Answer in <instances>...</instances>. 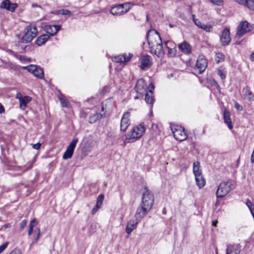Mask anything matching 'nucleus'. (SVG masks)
Returning <instances> with one entry per match:
<instances>
[{"label": "nucleus", "mask_w": 254, "mask_h": 254, "mask_svg": "<svg viewBox=\"0 0 254 254\" xmlns=\"http://www.w3.org/2000/svg\"><path fill=\"white\" fill-rule=\"evenodd\" d=\"M192 20H193L194 23V21H196L197 20V19H195V15L194 14H192Z\"/></svg>", "instance_id": "nucleus-59"}, {"label": "nucleus", "mask_w": 254, "mask_h": 254, "mask_svg": "<svg viewBox=\"0 0 254 254\" xmlns=\"http://www.w3.org/2000/svg\"><path fill=\"white\" fill-rule=\"evenodd\" d=\"M35 162V158H34L32 161L29 162L27 163L26 165L25 166V170H28L30 169H31L33 167V164Z\"/></svg>", "instance_id": "nucleus-40"}, {"label": "nucleus", "mask_w": 254, "mask_h": 254, "mask_svg": "<svg viewBox=\"0 0 254 254\" xmlns=\"http://www.w3.org/2000/svg\"><path fill=\"white\" fill-rule=\"evenodd\" d=\"M199 28H201L202 26V24L203 23H201L200 21H199L198 19L196 21H194V23Z\"/></svg>", "instance_id": "nucleus-51"}, {"label": "nucleus", "mask_w": 254, "mask_h": 254, "mask_svg": "<svg viewBox=\"0 0 254 254\" xmlns=\"http://www.w3.org/2000/svg\"><path fill=\"white\" fill-rule=\"evenodd\" d=\"M7 53L15 57V58L19 59L20 60H22L23 57L22 56L18 55L16 53H15V52H14L13 51H12L11 50H8L7 51Z\"/></svg>", "instance_id": "nucleus-41"}, {"label": "nucleus", "mask_w": 254, "mask_h": 254, "mask_svg": "<svg viewBox=\"0 0 254 254\" xmlns=\"http://www.w3.org/2000/svg\"><path fill=\"white\" fill-rule=\"evenodd\" d=\"M23 69L33 74L36 77L42 79L44 78V70L40 66L34 64H30L27 66H23Z\"/></svg>", "instance_id": "nucleus-8"}, {"label": "nucleus", "mask_w": 254, "mask_h": 254, "mask_svg": "<svg viewBox=\"0 0 254 254\" xmlns=\"http://www.w3.org/2000/svg\"><path fill=\"white\" fill-rule=\"evenodd\" d=\"M130 113L128 111L126 112L123 115L120 123V130L122 131H125L130 124Z\"/></svg>", "instance_id": "nucleus-13"}, {"label": "nucleus", "mask_w": 254, "mask_h": 254, "mask_svg": "<svg viewBox=\"0 0 254 254\" xmlns=\"http://www.w3.org/2000/svg\"><path fill=\"white\" fill-rule=\"evenodd\" d=\"M9 226V224H5V225H4V227L5 228H8Z\"/></svg>", "instance_id": "nucleus-61"}, {"label": "nucleus", "mask_w": 254, "mask_h": 254, "mask_svg": "<svg viewBox=\"0 0 254 254\" xmlns=\"http://www.w3.org/2000/svg\"><path fill=\"white\" fill-rule=\"evenodd\" d=\"M244 96L249 101L253 100V95L252 92L250 91V87L248 86L244 87L242 90Z\"/></svg>", "instance_id": "nucleus-23"}, {"label": "nucleus", "mask_w": 254, "mask_h": 254, "mask_svg": "<svg viewBox=\"0 0 254 254\" xmlns=\"http://www.w3.org/2000/svg\"><path fill=\"white\" fill-rule=\"evenodd\" d=\"M154 86L152 84L147 87L145 81L143 79L140 78L136 82L135 90L137 93L143 95L148 89L151 88L154 89Z\"/></svg>", "instance_id": "nucleus-7"}, {"label": "nucleus", "mask_w": 254, "mask_h": 254, "mask_svg": "<svg viewBox=\"0 0 254 254\" xmlns=\"http://www.w3.org/2000/svg\"><path fill=\"white\" fill-rule=\"evenodd\" d=\"M41 146V144L40 143L38 142L36 144H33L32 147H33V148H34L35 149L38 150L40 148Z\"/></svg>", "instance_id": "nucleus-49"}, {"label": "nucleus", "mask_w": 254, "mask_h": 254, "mask_svg": "<svg viewBox=\"0 0 254 254\" xmlns=\"http://www.w3.org/2000/svg\"><path fill=\"white\" fill-rule=\"evenodd\" d=\"M130 58L126 57L125 55H120L114 58V61L117 63L126 62L129 61Z\"/></svg>", "instance_id": "nucleus-29"}, {"label": "nucleus", "mask_w": 254, "mask_h": 254, "mask_svg": "<svg viewBox=\"0 0 254 254\" xmlns=\"http://www.w3.org/2000/svg\"><path fill=\"white\" fill-rule=\"evenodd\" d=\"M1 62L2 63H4L5 62H4V61H3L2 60H1Z\"/></svg>", "instance_id": "nucleus-63"}, {"label": "nucleus", "mask_w": 254, "mask_h": 254, "mask_svg": "<svg viewBox=\"0 0 254 254\" xmlns=\"http://www.w3.org/2000/svg\"><path fill=\"white\" fill-rule=\"evenodd\" d=\"M137 214V211L135 215V218L130 219L127 223L126 227V232L127 234H130L133 230L136 229L137 226L142 218H140Z\"/></svg>", "instance_id": "nucleus-12"}, {"label": "nucleus", "mask_w": 254, "mask_h": 254, "mask_svg": "<svg viewBox=\"0 0 254 254\" xmlns=\"http://www.w3.org/2000/svg\"><path fill=\"white\" fill-rule=\"evenodd\" d=\"M210 84L211 86H214L215 87V88L220 92V90H221V88L219 86V85L218 84V83H217V82L213 79L212 80H210Z\"/></svg>", "instance_id": "nucleus-38"}, {"label": "nucleus", "mask_w": 254, "mask_h": 254, "mask_svg": "<svg viewBox=\"0 0 254 254\" xmlns=\"http://www.w3.org/2000/svg\"><path fill=\"white\" fill-rule=\"evenodd\" d=\"M240 253L239 245H230L227 246L226 254H239Z\"/></svg>", "instance_id": "nucleus-19"}, {"label": "nucleus", "mask_w": 254, "mask_h": 254, "mask_svg": "<svg viewBox=\"0 0 254 254\" xmlns=\"http://www.w3.org/2000/svg\"><path fill=\"white\" fill-rule=\"evenodd\" d=\"M50 38V35L48 34H43L37 38L35 43L39 46L44 44Z\"/></svg>", "instance_id": "nucleus-24"}, {"label": "nucleus", "mask_w": 254, "mask_h": 254, "mask_svg": "<svg viewBox=\"0 0 254 254\" xmlns=\"http://www.w3.org/2000/svg\"><path fill=\"white\" fill-rule=\"evenodd\" d=\"M179 49L183 53L189 54L190 53L191 47L187 42H183L178 45Z\"/></svg>", "instance_id": "nucleus-22"}, {"label": "nucleus", "mask_w": 254, "mask_h": 254, "mask_svg": "<svg viewBox=\"0 0 254 254\" xmlns=\"http://www.w3.org/2000/svg\"><path fill=\"white\" fill-rule=\"evenodd\" d=\"M246 204L247 206L248 207L250 211H251V210H254V204L250 199H247Z\"/></svg>", "instance_id": "nucleus-39"}, {"label": "nucleus", "mask_w": 254, "mask_h": 254, "mask_svg": "<svg viewBox=\"0 0 254 254\" xmlns=\"http://www.w3.org/2000/svg\"><path fill=\"white\" fill-rule=\"evenodd\" d=\"M210 1L214 4L219 6L222 5L223 2V1L222 0H211Z\"/></svg>", "instance_id": "nucleus-43"}, {"label": "nucleus", "mask_w": 254, "mask_h": 254, "mask_svg": "<svg viewBox=\"0 0 254 254\" xmlns=\"http://www.w3.org/2000/svg\"><path fill=\"white\" fill-rule=\"evenodd\" d=\"M251 60L252 61H254V52L251 55Z\"/></svg>", "instance_id": "nucleus-58"}, {"label": "nucleus", "mask_w": 254, "mask_h": 254, "mask_svg": "<svg viewBox=\"0 0 254 254\" xmlns=\"http://www.w3.org/2000/svg\"><path fill=\"white\" fill-rule=\"evenodd\" d=\"M153 89H149L146 91L145 94V100L146 103L148 104H150L151 107H152V105L154 103V99L153 96V92L152 90Z\"/></svg>", "instance_id": "nucleus-20"}, {"label": "nucleus", "mask_w": 254, "mask_h": 254, "mask_svg": "<svg viewBox=\"0 0 254 254\" xmlns=\"http://www.w3.org/2000/svg\"><path fill=\"white\" fill-rule=\"evenodd\" d=\"M144 192L142 195L141 202L136 211L137 214L140 218H143L151 209L154 203V195L145 187L144 188Z\"/></svg>", "instance_id": "nucleus-2"}, {"label": "nucleus", "mask_w": 254, "mask_h": 254, "mask_svg": "<svg viewBox=\"0 0 254 254\" xmlns=\"http://www.w3.org/2000/svg\"><path fill=\"white\" fill-rule=\"evenodd\" d=\"M217 74L220 77L221 79L223 80L225 79L226 75L225 73L220 69H218L217 70Z\"/></svg>", "instance_id": "nucleus-42"}, {"label": "nucleus", "mask_w": 254, "mask_h": 254, "mask_svg": "<svg viewBox=\"0 0 254 254\" xmlns=\"http://www.w3.org/2000/svg\"><path fill=\"white\" fill-rule=\"evenodd\" d=\"M212 26L209 24H203L202 26L200 28L204 30L206 32H210V30L212 29Z\"/></svg>", "instance_id": "nucleus-37"}, {"label": "nucleus", "mask_w": 254, "mask_h": 254, "mask_svg": "<svg viewBox=\"0 0 254 254\" xmlns=\"http://www.w3.org/2000/svg\"><path fill=\"white\" fill-rule=\"evenodd\" d=\"M102 115L100 113H96L94 114H91L89 116L88 121L90 124H93L96 122L98 120L101 119Z\"/></svg>", "instance_id": "nucleus-25"}, {"label": "nucleus", "mask_w": 254, "mask_h": 254, "mask_svg": "<svg viewBox=\"0 0 254 254\" xmlns=\"http://www.w3.org/2000/svg\"><path fill=\"white\" fill-rule=\"evenodd\" d=\"M123 4H119L112 6L110 9V13L115 16H120L124 14V9H123Z\"/></svg>", "instance_id": "nucleus-18"}, {"label": "nucleus", "mask_w": 254, "mask_h": 254, "mask_svg": "<svg viewBox=\"0 0 254 254\" xmlns=\"http://www.w3.org/2000/svg\"><path fill=\"white\" fill-rule=\"evenodd\" d=\"M78 140V139L77 137L74 138L72 140L63 154V158L64 159L66 160L71 158Z\"/></svg>", "instance_id": "nucleus-11"}, {"label": "nucleus", "mask_w": 254, "mask_h": 254, "mask_svg": "<svg viewBox=\"0 0 254 254\" xmlns=\"http://www.w3.org/2000/svg\"><path fill=\"white\" fill-rule=\"evenodd\" d=\"M36 230L37 231V235L35 237H34V238L33 239V240L30 245V246H31L32 245H33L34 244L37 243L39 239V238H40V229L39 228H37L36 229Z\"/></svg>", "instance_id": "nucleus-36"}, {"label": "nucleus", "mask_w": 254, "mask_h": 254, "mask_svg": "<svg viewBox=\"0 0 254 254\" xmlns=\"http://www.w3.org/2000/svg\"><path fill=\"white\" fill-rule=\"evenodd\" d=\"M245 5L248 7L250 10H254V0H247Z\"/></svg>", "instance_id": "nucleus-32"}, {"label": "nucleus", "mask_w": 254, "mask_h": 254, "mask_svg": "<svg viewBox=\"0 0 254 254\" xmlns=\"http://www.w3.org/2000/svg\"><path fill=\"white\" fill-rule=\"evenodd\" d=\"M145 128L143 124H139L132 127L126 135L127 140L140 138L145 133Z\"/></svg>", "instance_id": "nucleus-4"}, {"label": "nucleus", "mask_w": 254, "mask_h": 254, "mask_svg": "<svg viewBox=\"0 0 254 254\" xmlns=\"http://www.w3.org/2000/svg\"><path fill=\"white\" fill-rule=\"evenodd\" d=\"M27 220L24 219V220H22V221L21 222L19 228H20V230H22L24 229V228L25 227V226L27 225Z\"/></svg>", "instance_id": "nucleus-44"}, {"label": "nucleus", "mask_w": 254, "mask_h": 254, "mask_svg": "<svg viewBox=\"0 0 254 254\" xmlns=\"http://www.w3.org/2000/svg\"><path fill=\"white\" fill-rule=\"evenodd\" d=\"M168 54L170 55H172V52L173 51V49H171L170 48H168Z\"/></svg>", "instance_id": "nucleus-57"}, {"label": "nucleus", "mask_w": 254, "mask_h": 254, "mask_svg": "<svg viewBox=\"0 0 254 254\" xmlns=\"http://www.w3.org/2000/svg\"><path fill=\"white\" fill-rule=\"evenodd\" d=\"M207 66V60L203 55H199L197 59L194 69L198 70V73L201 74L205 70Z\"/></svg>", "instance_id": "nucleus-10"}, {"label": "nucleus", "mask_w": 254, "mask_h": 254, "mask_svg": "<svg viewBox=\"0 0 254 254\" xmlns=\"http://www.w3.org/2000/svg\"><path fill=\"white\" fill-rule=\"evenodd\" d=\"M4 109L3 106L1 105V103H0V114H2L4 113Z\"/></svg>", "instance_id": "nucleus-55"}, {"label": "nucleus", "mask_w": 254, "mask_h": 254, "mask_svg": "<svg viewBox=\"0 0 254 254\" xmlns=\"http://www.w3.org/2000/svg\"><path fill=\"white\" fill-rule=\"evenodd\" d=\"M17 6V3H11L10 0H3L1 3L0 8L5 9L11 12H14Z\"/></svg>", "instance_id": "nucleus-15"}, {"label": "nucleus", "mask_w": 254, "mask_h": 254, "mask_svg": "<svg viewBox=\"0 0 254 254\" xmlns=\"http://www.w3.org/2000/svg\"><path fill=\"white\" fill-rule=\"evenodd\" d=\"M36 223V221L35 219H33L29 225V230L28 232V234L29 236L32 235L33 231V227L34 226V224Z\"/></svg>", "instance_id": "nucleus-34"}, {"label": "nucleus", "mask_w": 254, "mask_h": 254, "mask_svg": "<svg viewBox=\"0 0 254 254\" xmlns=\"http://www.w3.org/2000/svg\"><path fill=\"white\" fill-rule=\"evenodd\" d=\"M104 198V195L103 194H100L97 197V201H96V207L100 208L103 200Z\"/></svg>", "instance_id": "nucleus-31"}, {"label": "nucleus", "mask_w": 254, "mask_h": 254, "mask_svg": "<svg viewBox=\"0 0 254 254\" xmlns=\"http://www.w3.org/2000/svg\"><path fill=\"white\" fill-rule=\"evenodd\" d=\"M223 119L225 124L228 126L229 129L233 128V125L230 118V113L227 109H225L223 112Z\"/></svg>", "instance_id": "nucleus-21"}, {"label": "nucleus", "mask_w": 254, "mask_h": 254, "mask_svg": "<svg viewBox=\"0 0 254 254\" xmlns=\"http://www.w3.org/2000/svg\"><path fill=\"white\" fill-rule=\"evenodd\" d=\"M225 56L221 53H217L215 55V60L217 63H219L224 61Z\"/></svg>", "instance_id": "nucleus-30"}, {"label": "nucleus", "mask_w": 254, "mask_h": 254, "mask_svg": "<svg viewBox=\"0 0 254 254\" xmlns=\"http://www.w3.org/2000/svg\"><path fill=\"white\" fill-rule=\"evenodd\" d=\"M31 98L30 97L28 96H24V99L19 101L20 108L22 110H24L26 107L27 103L31 101Z\"/></svg>", "instance_id": "nucleus-27"}, {"label": "nucleus", "mask_w": 254, "mask_h": 254, "mask_svg": "<svg viewBox=\"0 0 254 254\" xmlns=\"http://www.w3.org/2000/svg\"><path fill=\"white\" fill-rule=\"evenodd\" d=\"M195 179L197 186L199 189L202 188L205 185V180L203 178L202 175H196Z\"/></svg>", "instance_id": "nucleus-26"}, {"label": "nucleus", "mask_w": 254, "mask_h": 254, "mask_svg": "<svg viewBox=\"0 0 254 254\" xmlns=\"http://www.w3.org/2000/svg\"><path fill=\"white\" fill-rule=\"evenodd\" d=\"M60 100L62 107H67V102L64 99L60 98Z\"/></svg>", "instance_id": "nucleus-45"}, {"label": "nucleus", "mask_w": 254, "mask_h": 254, "mask_svg": "<svg viewBox=\"0 0 254 254\" xmlns=\"http://www.w3.org/2000/svg\"><path fill=\"white\" fill-rule=\"evenodd\" d=\"M253 29V25L250 24L247 21H242L237 27V34L240 37H241L244 34L251 31Z\"/></svg>", "instance_id": "nucleus-9"}, {"label": "nucleus", "mask_w": 254, "mask_h": 254, "mask_svg": "<svg viewBox=\"0 0 254 254\" xmlns=\"http://www.w3.org/2000/svg\"><path fill=\"white\" fill-rule=\"evenodd\" d=\"M61 26L58 25H46L45 26L44 29L48 35L51 36H55L59 31Z\"/></svg>", "instance_id": "nucleus-16"}, {"label": "nucleus", "mask_w": 254, "mask_h": 254, "mask_svg": "<svg viewBox=\"0 0 254 254\" xmlns=\"http://www.w3.org/2000/svg\"><path fill=\"white\" fill-rule=\"evenodd\" d=\"M146 39L151 53L158 57L164 55L162 40L156 30L153 29L149 30L146 34Z\"/></svg>", "instance_id": "nucleus-1"}, {"label": "nucleus", "mask_w": 254, "mask_h": 254, "mask_svg": "<svg viewBox=\"0 0 254 254\" xmlns=\"http://www.w3.org/2000/svg\"><path fill=\"white\" fill-rule=\"evenodd\" d=\"M99 208H100L96 207V205L92 210V211H91L92 214H94L98 211V209H99Z\"/></svg>", "instance_id": "nucleus-54"}, {"label": "nucleus", "mask_w": 254, "mask_h": 254, "mask_svg": "<svg viewBox=\"0 0 254 254\" xmlns=\"http://www.w3.org/2000/svg\"><path fill=\"white\" fill-rule=\"evenodd\" d=\"M25 30L26 31L19 41V42L20 43H28L31 42L33 39L36 37L37 33V27L33 24L27 26Z\"/></svg>", "instance_id": "nucleus-5"}, {"label": "nucleus", "mask_w": 254, "mask_h": 254, "mask_svg": "<svg viewBox=\"0 0 254 254\" xmlns=\"http://www.w3.org/2000/svg\"><path fill=\"white\" fill-rule=\"evenodd\" d=\"M171 129L174 138L180 141L185 140L187 138V134L185 128L178 125L171 126Z\"/></svg>", "instance_id": "nucleus-6"}, {"label": "nucleus", "mask_w": 254, "mask_h": 254, "mask_svg": "<svg viewBox=\"0 0 254 254\" xmlns=\"http://www.w3.org/2000/svg\"><path fill=\"white\" fill-rule=\"evenodd\" d=\"M4 68H6V65H5L4 66H3Z\"/></svg>", "instance_id": "nucleus-64"}, {"label": "nucleus", "mask_w": 254, "mask_h": 254, "mask_svg": "<svg viewBox=\"0 0 254 254\" xmlns=\"http://www.w3.org/2000/svg\"><path fill=\"white\" fill-rule=\"evenodd\" d=\"M236 183L233 180H228L221 183L218 186L216 192L217 198H222L226 195L235 188Z\"/></svg>", "instance_id": "nucleus-3"}, {"label": "nucleus", "mask_w": 254, "mask_h": 254, "mask_svg": "<svg viewBox=\"0 0 254 254\" xmlns=\"http://www.w3.org/2000/svg\"><path fill=\"white\" fill-rule=\"evenodd\" d=\"M57 13L64 15H71V12L68 9H60L57 11Z\"/></svg>", "instance_id": "nucleus-35"}, {"label": "nucleus", "mask_w": 254, "mask_h": 254, "mask_svg": "<svg viewBox=\"0 0 254 254\" xmlns=\"http://www.w3.org/2000/svg\"><path fill=\"white\" fill-rule=\"evenodd\" d=\"M9 254H21V252L19 249H15L12 250Z\"/></svg>", "instance_id": "nucleus-48"}, {"label": "nucleus", "mask_w": 254, "mask_h": 254, "mask_svg": "<svg viewBox=\"0 0 254 254\" xmlns=\"http://www.w3.org/2000/svg\"><path fill=\"white\" fill-rule=\"evenodd\" d=\"M218 223V221L217 220H213L212 221V225L213 226H215L216 227L217 226V224Z\"/></svg>", "instance_id": "nucleus-56"}, {"label": "nucleus", "mask_w": 254, "mask_h": 254, "mask_svg": "<svg viewBox=\"0 0 254 254\" xmlns=\"http://www.w3.org/2000/svg\"><path fill=\"white\" fill-rule=\"evenodd\" d=\"M230 33L229 29L225 28L220 36V41L223 46L228 45L231 41Z\"/></svg>", "instance_id": "nucleus-17"}, {"label": "nucleus", "mask_w": 254, "mask_h": 254, "mask_svg": "<svg viewBox=\"0 0 254 254\" xmlns=\"http://www.w3.org/2000/svg\"><path fill=\"white\" fill-rule=\"evenodd\" d=\"M109 90H110L109 87V86H105V87L103 88V90H102V93H103V94L106 93V92H109Z\"/></svg>", "instance_id": "nucleus-52"}, {"label": "nucleus", "mask_w": 254, "mask_h": 254, "mask_svg": "<svg viewBox=\"0 0 254 254\" xmlns=\"http://www.w3.org/2000/svg\"><path fill=\"white\" fill-rule=\"evenodd\" d=\"M16 98L19 100V101L24 99V97H23L22 95L19 92L16 93Z\"/></svg>", "instance_id": "nucleus-50"}, {"label": "nucleus", "mask_w": 254, "mask_h": 254, "mask_svg": "<svg viewBox=\"0 0 254 254\" xmlns=\"http://www.w3.org/2000/svg\"><path fill=\"white\" fill-rule=\"evenodd\" d=\"M169 26H170V27H173V26L171 24H169Z\"/></svg>", "instance_id": "nucleus-62"}, {"label": "nucleus", "mask_w": 254, "mask_h": 254, "mask_svg": "<svg viewBox=\"0 0 254 254\" xmlns=\"http://www.w3.org/2000/svg\"><path fill=\"white\" fill-rule=\"evenodd\" d=\"M122 4H124L123 9H124V14H125L131 8L132 5L130 2H126Z\"/></svg>", "instance_id": "nucleus-33"}, {"label": "nucleus", "mask_w": 254, "mask_h": 254, "mask_svg": "<svg viewBox=\"0 0 254 254\" xmlns=\"http://www.w3.org/2000/svg\"><path fill=\"white\" fill-rule=\"evenodd\" d=\"M235 1H237L238 3L243 4L245 5V3L247 1V0H235Z\"/></svg>", "instance_id": "nucleus-53"}, {"label": "nucleus", "mask_w": 254, "mask_h": 254, "mask_svg": "<svg viewBox=\"0 0 254 254\" xmlns=\"http://www.w3.org/2000/svg\"><path fill=\"white\" fill-rule=\"evenodd\" d=\"M32 7H38V6H38L37 4H33L32 5Z\"/></svg>", "instance_id": "nucleus-60"}, {"label": "nucleus", "mask_w": 254, "mask_h": 254, "mask_svg": "<svg viewBox=\"0 0 254 254\" xmlns=\"http://www.w3.org/2000/svg\"><path fill=\"white\" fill-rule=\"evenodd\" d=\"M235 107L237 109V110L241 111H242L243 108L242 105L239 104L238 102H236L235 104Z\"/></svg>", "instance_id": "nucleus-46"}, {"label": "nucleus", "mask_w": 254, "mask_h": 254, "mask_svg": "<svg viewBox=\"0 0 254 254\" xmlns=\"http://www.w3.org/2000/svg\"><path fill=\"white\" fill-rule=\"evenodd\" d=\"M8 242H5L2 245L0 246V254L7 247Z\"/></svg>", "instance_id": "nucleus-47"}, {"label": "nucleus", "mask_w": 254, "mask_h": 254, "mask_svg": "<svg viewBox=\"0 0 254 254\" xmlns=\"http://www.w3.org/2000/svg\"><path fill=\"white\" fill-rule=\"evenodd\" d=\"M193 173L195 176L202 175L201 170L200 169V163L198 161L194 162L193 164Z\"/></svg>", "instance_id": "nucleus-28"}, {"label": "nucleus", "mask_w": 254, "mask_h": 254, "mask_svg": "<svg viewBox=\"0 0 254 254\" xmlns=\"http://www.w3.org/2000/svg\"><path fill=\"white\" fill-rule=\"evenodd\" d=\"M140 60V67L144 70L148 69L152 64L151 57L148 55H143Z\"/></svg>", "instance_id": "nucleus-14"}]
</instances>
